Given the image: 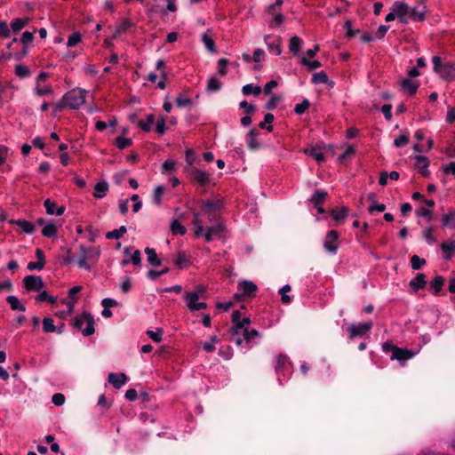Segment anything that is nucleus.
I'll list each match as a JSON object with an SVG mask.
<instances>
[{
	"label": "nucleus",
	"instance_id": "12",
	"mask_svg": "<svg viewBox=\"0 0 455 455\" xmlns=\"http://www.w3.org/2000/svg\"><path fill=\"white\" fill-rule=\"evenodd\" d=\"M415 355H416V353L413 352L412 350L396 347V348H395L394 353L391 355L390 359L397 360V361L404 363L406 361L414 357Z\"/></svg>",
	"mask_w": 455,
	"mask_h": 455
},
{
	"label": "nucleus",
	"instance_id": "35",
	"mask_svg": "<svg viewBox=\"0 0 455 455\" xmlns=\"http://www.w3.org/2000/svg\"><path fill=\"white\" fill-rule=\"evenodd\" d=\"M347 212L348 209L345 206H342L341 208H333L331 212V215L335 220L339 221L345 219Z\"/></svg>",
	"mask_w": 455,
	"mask_h": 455
},
{
	"label": "nucleus",
	"instance_id": "40",
	"mask_svg": "<svg viewBox=\"0 0 455 455\" xmlns=\"http://www.w3.org/2000/svg\"><path fill=\"white\" fill-rule=\"evenodd\" d=\"M242 92L244 95L253 94L258 96L261 92V88L259 86L253 85L252 84H245Z\"/></svg>",
	"mask_w": 455,
	"mask_h": 455
},
{
	"label": "nucleus",
	"instance_id": "30",
	"mask_svg": "<svg viewBox=\"0 0 455 455\" xmlns=\"http://www.w3.org/2000/svg\"><path fill=\"white\" fill-rule=\"evenodd\" d=\"M145 252L148 255V261L150 265L157 267L161 265V259L157 257L155 249L146 248Z\"/></svg>",
	"mask_w": 455,
	"mask_h": 455
},
{
	"label": "nucleus",
	"instance_id": "43",
	"mask_svg": "<svg viewBox=\"0 0 455 455\" xmlns=\"http://www.w3.org/2000/svg\"><path fill=\"white\" fill-rule=\"evenodd\" d=\"M222 86L221 82L216 77H211L207 82V91L208 92H217L220 90Z\"/></svg>",
	"mask_w": 455,
	"mask_h": 455
},
{
	"label": "nucleus",
	"instance_id": "18",
	"mask_svg": "<svg viewBox=\"0 0 455 455\" xmlns=\"http://www.w3.org/2000/svg\"><path fill=\"white\" fill-rule=\"evenodd\" d=\"M425 13L426 6L421 4L419 6L410 8L409 18L414 21H422L425 19Z\"/></svg>",
	"mask_w": 455,
	"mask_h": 455
},
{
	"label": "nucleus",
	"instance_id": "59",
	"mask_svg": "<svg viewBox=\"0 0 455 455\" xmlns=\"http://www.w3.org/2000/svg\"><path fill=\"white\" fill-rule=\"evenodd\" d=\"M409 142V136L405 133L401 134L399 137L395 138L394 140V144L397 148L403 147L407 145Z\"/></svg>",
	"mask_w": 455,
	"mask_h": 455
},
{
	"label": "nucleus",
	"instance_id": "19",
	"mask_svg": "<svg viewBox=\"0 0 455 455\" xmlns=\"http://www.w3.org/2000/svg\"><path fill=\"white\" fill-rule=\"evenodd\" d=\"M305 153L312 156L318 163L325 161L324 148L320 146L312 147L305 150Z\"/></svg>",
	"mask_w": 455,
	"mask_h": 455
},
{
	"label": "nucleus",
	"instance_id": "26",
	"mask_svg": "<svg viewBox=\"0 0 455 455\" xmlns=\"http://www.w3.org/2000/svg\"><path fill=\"white\" fill-rule=\"evenodd\" d=\"M441 248L444 253L443 258L445 259H450L455 252V242H443L441 243Z\"/></svg>",
	"mask_w": 455,
	"mask_h": 455
},
{
	"label": "nucleus",
	"instance_id": "4",
	"mask_svg": "<svg viewBox=\"0 0 455 455\" xmlns=\"http://www.w3.org/2000/svg\"><path fill=\"white\" fill-rule=\"evenodd\" d=\"M73 326L81 331L84 336H90L95 331L94 319L87 312H84L80 316L76 317Z\"/></svg>",
	"mask_w": 455,
	"mask_h": 455
},
{
	"label": "nucleus",
	"instance_id": "33",
	"mask_svg": "<svg viewBox=\"0 0 455 455\" xmlns=\"http://www.w3.org/2000/svg\"><path fill=\"white\" fill-rule=\"evenodd\" d=\"M132 24L129 20H124L122 23H120L116 27L112 37L116 38L117 36H121L122 34H124L132 27Z\"/></svg>",
	"mask_w": 455,
	"mask_h": 455
},
{
	"label": "nucleus",
	"instance_id": "10",
	"mask_svg": "<svg viewBox=\"0 0 455 455\" xmlns=\"http://www.w3.org/2000/svg\"><path fill=\"white\" fill-rule=\"evenodd\" d=\"M23 284L28 291H39L44 287L43 279L38 275H27L23 279Z\"/></svg>",
	"mask_w": 455,
	"mask_h": 455
},
{
	"label": "nucleus",
	"instance_id": "32",
	"mask_svg": "<svg viewBox=\"0 0 455 455\" xmlns=\"http://www.w3.org/2000/svg\"><path fill=\"white\" fill-rule=\"evenodd\" d=\"M301 39L297 36H294L290 39L289 50L292 52L293 55H298L301 47Z\"/></svg>",
	"mask_w": 455,
	"mask_h": 455
},
{
	"label": "nucleus",
	"instance_id": "46",
	"mask_svg": "<svg viewBox=\"0 0 455 455\" xmlns=\"http://www.w3.org/2000/svg\"><path fill=\"white\" fill-rule=\"evenodd\" d=\"M328 81H329L328 76L323 71L315 73L312 76V83L315 84H326V83H328Z\"/></svg>",
	"mask_w": 455,
	"mask_h": 455
},
{
	"label": "nucleus",
	"instance_id": "14",
	"mask_svg": "<svg viewBox=\"0 0 455 455\" xmlns=\"http://www.w3.org/2000/svg\"><path fill=\"white\" fill-rule=\"evenodd\" d=\"M225 230V228L222 224L218 223L207 228L206 232L204 234L205 241L207 243L212 241L215 237H221L222 234Z\"/></svg>",
	"mask_w": 455,
	"mask_h": 455
},
{
	"label": "nucleus",
	"instance_id": "38",
	"mask_svg": "<svg viewBox=\"0 0 455 455\" xmlns=\"http://www.w3.org/2000/svg\"><path fill=\"white\" fill-rule=\"evenodd\" d=\"M126 232H127L126 228L124 226H121L118 229H114V230H112L110 232H108L106 234V238H108V239H119Z\"/></svg>",
	"mask_w": 455,
	"mask_h": 455
},
{
	"label": "nucleus",
	"instance_id": "39",
	"mask_svg": "<svg viewBox=\"0 0 455 455\" xmlns=\"http://www.w3.org/2000/svg\"><path fill=\"white\" fill-rule=\"evenodd\" d=\"M43 331L46 333L55 332L57 331V328L54 325V321L52 318L44 317L43 319Z\"/></svg>",
	"mask_w": 455,
	"mask_h": 455
},
{
	"label": "nucleus",
	"instance_id": "53",
	"mask_svg": "<svg viewBox=\"0 0 455 455\" xmlns=\"http://www.w3.org/2000/svg\"><path fill=\"white\" fill-rule=\"evenodd\" d=\"M164 187L163 186H157L155 188L154 195H153V201L156 204H160L162 201V196L164 193Z\"/></svg>",
	"mask_w": 455,
	"mask_h": 455
},
{
	"label": "nucleus",
	"instance_id": "31",
	"mask_svg": "<svg viewBox=\"0 0 455 455\" xmlns=\"http://www.w3.org/2000/svg\"><path fill=\"white\" fill-rule=\"evenodd\" d=\"M28 22H29L28 18H23V19L18 18V19L13 20L11 22L10 26H11L12 30L14 33H17L20 30H21Z\"/></svg>",
	"mask_w": 455,
	"mask_h": 455
},
{
	"label": "nucleus",
	"instance_id": "51",
	"mask_svg": "<svg viewBox=\"0 0 455 455\" xmlns=\"http://www.w3.org/2000/svg\"><path fill=\"white\" fill-rule=\"evenodd\" d=\"M274 121V116L270 113H267L264 116V120L259 123V126L261 129H267L268 132H271L273 130L272 125L267 126V124H270Z\"/></svg>",
	"mask_w": 455,
	"mask_h": 455
},
{
	"label": "nucleus",
	"instance_id": "42",
	"mask_svg": "<svg viewBox=\"0 0 455 455\" xmlns=\"http://www.w3.org/2000/svg\"><path fill=\"white\" fill-rule=\"evenodd\" d=\"M256 132L255 130H251L246 137V141L248 143V147L251 149H256L259 147V143L256 140Z\"/></svg>",
	"mask_w": 455,
	"mask_h": 455
},
{
	"label": "nucleus",
	"instance_id": "61",
	"mask_svg": "<svg viewBox=\"0 0 455 455\" xmlns=\"http://www.w3.org/2000/svg\"><path fill=\"white\" fill-rule=\"evenodd\" d=\"M147 335L152 339L155 342H160L162 340L163 336V330L162 329H156V331H148Z\"/></svg>",
	"mask_w": 455,
	"mask_h": 455
},
{
	"label": "nucleus",
	"instance_id": "27",
	"mask_svg": "<svg viewBox=\"0 0 455 455\" xmlns=\"http://www.w3.org/2000/svg\"><path fill=\"white\" fill-rule=\"evenodd\" d=\"M6 301L9 303L11 308L15 311H21L24 312L26 310V307L24 305H22L20 301V299L14 296L10 295L6 298Z\"/></svg>",
	"mask_w": 455,
	"mask_h": 455
},
{
	"label": "nucleus",
	"instance_id": "20",
	"mask_svg": "<svg viewBox=\"0 0 455 455\" xmlns=\"http://www.w3.org/2000/svg\"><path fill=\"white\" fill-rule=\"evenodd\" d=\"M419 84L417 81H411L408 78L403 79L401 82L402 90L409 95H413L417 92Z\"/></svg>",
	"mask_w": 455,
	"mask_h": 455
},
{
	"label": "nucleus",
	"instance_id": "55",
	"mask_svg": "<svg viewBox=\"0 0 455 455\" xmlns=\"http://www.w3.org/2000/svg\"><path fill=\"white\" fill-rule=\"evenodd\" d=\"M310 106L308 100L305 99L301 103L297 104L294 108V112L297 115H302Z\"/></svg>",
	"mask_w": 455,
	"mask_h": 455
},
{
	"label": "nucleus",
	"instance_id": "64",
	"mask_svg": "<svg viewBox=\"0 0 455 455\" xmlns=\"http://www.w3.org/2000/svg\"><path fill=\"white\" fill-rule=\"evenodd\" d=\"M455 220V213L449 212L444 214L442 219V223L443 227L451 226Z\"/></svg>",
	"mask_w": 455,
	"mask_h": 455
},
{
	"label": "nucleus",
	"instance_id": "58",
	"mask_svg": "<svg viewBox=\"0 0 455 455\" xmlns=\"http://www.w3.org/2000/svg\"><path fill=\"white\" fill-rule=\"evenodd\" d=\"M291 291V286L289 284H285L279 290V293L282 295V301L284 304H288L291 302V299L287 292Z\"/></svg>",
	"mask_w": 455,
	"mask_h": 455
},
{
	"label": "nucleus",
	"instance_id": "22",
	"mask_svg": "<svg viewBox=\"0 0 455 455\" xmlns=\"http://www.w3.org/2000/svg\"><path fill=\"white\" fill-rule=\"evenodd\" d=\"M239 288L243 291L242 295L248 297H254L257 291V285L251 281H243L240 283Z\"/></svg>",
	"mask_w": 455,
	"mask_h": 455
},
{
	"label": "nucleus",
	"instance_id": "2",
	"mask_svg": "<svg viewBox=\"0 0 455 455\" xmlns=\"http://www.w3.org/2000/svg\"><path fill=\"white\" fill-rule=\"evenodd\" d=\"M87 93L86 90L81 88L71 90L65 94L64 103L70 109H79L85 103Z\"/></svg>",
	"mask_w": 455,
	"mask_h": 455
},
{
	"label": "nucleus",
	"instance_id": "48",
	"mask_svg": "<svg viewBox=\"0 0 455 455\" xmlns=\"http://www.w3.org/2000/svg\"><path fill=\"white\" fill-rule=\"evenodd\" d=\"M57 233V228L53 223H48L42 229L43 235L46 237H52Z\"/></svg>",
	"mask_w": 455,
	"mask_h": 455
},
{
	"label": "nucleus",
	"instance_id": "29",
	"mask_svg": "<svg viewBox=\"0 0 455 455\" xmlns=\"http://www.w3.org/2000/svg\"><path fill=\"white\" fill-rule=\"evenodd\" d=\"M444 281L445 279L442 275H437L430 282V287L433 289L435 295H437L442 291Z\"/></svg>",
	"mask_w": 455,
	"mask_h": 455
},
{
	"label": "nucleus",
	"instance_id": "45",
	"mask_svg": "<svg viewBox=\"0 0 455 455\" xmlns=\"http://www.w3.org/2000/svg\"><path fill=\"white\" fill-rule=\"evenodd\" d=\"M287 363V356L283 354H279L275 356V371L276 372L281 371Z\"/></svg>",
	"mask_w": 455,
	"mask_h": 455
},
{
	"label": "nucleus",
	"instance_id": "21",
	"mask_svg": "<svg viewBox=\"0 0 455 455\" xmlns=\"http://www.w3.org/2000/svg\"><path fill=\"white\" fill-rule=\"evenodd\" d=\"M44 205L46 212L51 215L56 214L57 216H60L65 212L64 206H60L57 208L56 204L50 199H46L44 203Z\"/></svg>",
	"mask_w": 455,
	"mask_h": 455
},
{
	"label": "nucleus",
	"instance_id": "16",
	"mask_svg": "<svg viewBox=\"0 0 455 455\" xmlns=\"http://www.w3.org/2000/svg\"><path fill=\"white\" fill-rule=\"evenodd\" d=\"M108 382L115 387V388H121V387H123L128 378L127 376L124 374V373H114V372H110L108 374Z\"/></svg>",
	"mask_w": 455,
	"mask_h": 455
},
{
	"label": "nucleus",
	"instance_id": "23",
	"mask_svg": "<svg viewBox=\"0 0 455 455\" xmlns=\"http://www.w3.org/2000/svg\"><path fill=\"white\" fill-rule=\"evenodd\" d=\"M245 328H243L242 325H239L238 323L234 324V326L231 328V333H232V340L237 345L241 346L243 342V339L241 336L243 337Z\"/></svg>",
	"mask_w": 455,
	"mask_h": 455
},
{
	"label": "nucleus",
	"instance_id": "36",
	"mask_svg": "<svg viewBox=\"0 0 455 455\" xmlns=\"http://www.w3.org/2000/svg\"><path fill=\"white\" fill-rule=\"evenodd\" d=\"M171 231L174 235H183L187 232V228L180 223L179 220H174L171 223Z\"/></svg>",
	"mask_w": 455,
	"mask_h": 455
},
{
	"label": "nucleus",
	"instance_id": "62",
	"mask_svg": "<svg viewBox=\"0 0 455 455\" xmlns=\"http://www.w3.org/2000/svg\"><path fill=\"white\" fill-rule=\"evenodd\" d=\"M81 41V35L78 32L73 33L69 36L68 39L67 45L68 47H73L76 45Z\"/></svg>",
	"mask_w": 455,
	"mask_h": 455
},
{
	"label": "nucleus",
	"instance_id": "3",
	"mask_svg": "<svg viewBox=\"0 0 455 455\" xmlns=\"http://www.w3.org/2000/svg\"><path fill=\"white\" fill-rule=\"evenodd\" d=\"M434 71L445 80H452L455 77V63L442 61L441 57L434 56L432 59Z\"/></svg>",
	"mask_w": 455,
	"mask_h": 455
},
{
	"label": "nucleus",
	"instance_id": "34",
	"mask_svg": "<svg viewBox=\"0 0 455 455\" xmlns=\"http://www.w3.org/2000/svg\"><path fill=\"white\" fill-rule=\"evenodd\" d=\"M327 192L323 190H317L315 192V194L311 196L310 202L315 205L318 206L322 204L323 201L326 198Z\"/></svg>",
	"mask_w": 455,
	"mask_h": 455
},
{
	"label": "nucleus",
	"instance_id": "5",
	"mask_svg": "<svg viewBox=\"0 0 455 455\" xmlns=\"http://www.w3.org/2000/svg\"><path fill=\"white\" fill-rule=\"evenodd\" d=\"M221 208L222 202L220 200H205L202 203L203 213L207 216L211 222L218 220Z\"/></svg>",
	"mask_w": 455,
	"mask_h": 455
},
{
	"label": "nucleus",
	"instance_id": "6",
	"mask_svg": "<svg viewBox=\"0 0 455 455\" xmlns=\"http://www.w3.org/2000/svg\"><path fill=\"white\" fill-rule=\"evenodd\" d=\"M186 172L193 182H196L200 186H205L210 180V175L201 169L188 167L186 168Z\"/></svg>",
	"mask_w": 455,
	"mask_h": 455
},
{
	"label": "nucleus",
	"instance_id": "63",
	"mask_svg": "<svg viewBox=\"0 0 455 455\" xmlns=\"http://www.w3.org/2000/svg\"><path fill=\"white\" fill-rule=\"evenodd\" d=\"M169 272V268L168 267H165L164 268L163 270L161 271H156V270H154V269H150L148 272V277L150 278V279H156L158 278L159 276L166 274Z\"/></svg>",
	"mask_w": 455,
	"mask_h": 455
},
{
	"label": "nucleus",
	"instance_id": "57",
	"mask_svg": "<svg viewBox=\"0 0 455 455\" xmlns=\"http://www.w3.org/2000/svg\"><path fill=\"white\" fill-rule=\"evenodd\" d=\"M228 60L225 58L220 59L218 61V72L221 76H225L228 73L227 66Z\"/></svg>",
	"mask_w": 455,
	"mask_h": 455
},
{
	"label": "nucleus",
	"instance_id": "56",
	"mask_svg": "<svg viewBox=\"0 0 455 455\" xmlns=\"http://www.w3.org/2000/svg\"><path fill=\"white\" fill-rule=\"evenodd\" d=\"M259 333L257 330L245 328L243 339L249 342V341L252 340L254 338L259 337Z\"/></svg>",
	"mask_w": 455,
	"mask_h": 455
},
{
	"label": "nucleus",
	"instance_id": "15",
	"mask_svg": "<svg viewBox=\"0 0 455 455\" xmlns=\"http://www.w3.org/2000/svg\"><path fill=\"white\" fill-rule=\"evenodd\" d=\"M426 285V275L423 273H418L415 278L411 279L409 283V286L413 293H416L419 290L425 288Z\"/></svg>",
	"mask_w": 455,
	"mask_h": 455
},
{
	"label": "nucleus",
	"instance_id": "9",
	"mask_svg": "<svg viewBox=\"0 0 455 455\" xmlns=\"http://www.w3.org/2000/svg\"><path fill=\"white\" fill-rule=\"evenodd\" d=\"M371 322L358 324H350L348 326L349 339H353L355 337H363L371 329Z\"/></svg>",
	"mask_w": 455,
	"mask_h": 455
},
{
	"label": "nucleus",
	"instance_id": "28",
	"mask_svg": "<svg viewBox=\"0 0 455 455\" xmlns=\"http://www.w3.org/2000/svg\"><path fill=\"white\" fill-rule=\"evenodd\" d=\"M12 223L19 226L20 228V229L26 234H32L35 230L34 224L28 220H13Z\"/></svg>",
	"mask_w": 455,
	"mask_h": 455
},
{
	"label": "nucleus",
	"instance_id": "60",
	"mask_svg": "<svg viewBox=\"0 0 455 455\" xmlns=\"http://www.w3.org/2000/svg\"><path fill=\"white\" fill-rule=\"evenodd\" d=\"M64 303L67 304L68 309L67 310L58 311V312L55 313V315L57 316L60 317V318H65L68 315H69L70 314H72L73 308H74V306H73L74 302H66V301H64Z\"/></svg>",
	"mask_w": 455,
	"mask_h": 455
},
{
	"label": "nucleus",
	"instance_id": "41",
	"mask_svg": "<svg viewBox=\"0 0 455 455\" xmlns=\"http://www.w3.org/2000/svg\"><path fill=\"white\" fill-rule=\"evenodd\" d=\"M155 121V116L150 114L147 116V120H140L138 125L145 132H149L151 130V125Z\"/></svg>",
	"mask_w": 455,
	"mask_h": 455
},
{
	"label": "nucleus",
	"instance_id": "49",
	"mask_svg": "<svg viewBox=\"0 0 455 455\" xmlns=\"http://www.w3.org/2000/svg\"><path fill=\"white\" fill-rule=\"evenodd\" d=\"M426 264V260L419 258L418 255H413L411 258V266L413 270L420 269Z\"/></svg>",
	"mask_w": 455,
	"mask_h": 455
},
{
	"label": "nucleus",
	"instance_id": "37",
	"mask_svg": "<svg viewBox=\"0 0 455 455\" xmlns=\"http://www.w3.org/2000/svg\"><path fill=\"white\" fill-rule=\"evenodd\" d=\"M202 42L204 44L205 47L210 52H216V46L213 39L208 33H204L202 36Z\"/></svg>",
	"mask_w": 455,
	"mask_h": 455
},
{
	"label": "nucleus",
	"instance_id": "25",
	"mask_svg": "<svg viewBox=\"0 0 455 455\" xmlns=\"http://www.w3.org/2000/svg\"><path fill=\"white\" fill-rule=\"evenodd\" d=\"M194 220L192 221V224L195 226V235L196 237H199L204 235V227H203V221L200 217L199 212H193Z\"/></svg>",
	"mask_w": 455,
	"mask_h": 455
},
{
	"label": "nucleus",
	"instance_id": "13",
	"mask_svg": "<svg viewBox=\"0 0 455 455\" xmlns=\"http://www.w3.org/2000/svg\"><path fill=\"white\" fill-rule=\"evenodd\" d=\"M264 40H265V44L267 46V49L270 52H274L277 56L282 53V48H281L282 39H281V37L277 36V37L273 38L271 36L267 35V36H265Z\"/></svg>",
	"mask_w": 455,
	"mask_h": 455
},
{
	"label": "nucleus",
	"instance_id": "54",
	"mask_svg": "<svg viewBox=\"0 0 455 455\" xmlns=\"http://www.w3.org/2000/svg\"><path fill=\"white\" fill-rule=\"evenodd\" d=\"M15 74L20 78H25L30 75V71L26 66L20 64L15 67Z\"/></svg>",
	"mask_w": 455,
	"mask_h": 455
},
{
	"label": "nucleus",
	"instance_id": "8",
	"mask_svg": "<svg viewBox=\"0 0 455 455\" xmlns=\"http://www.w3.org/2000/svg\"><path fill=\"white\" fill-rule=\"evenodd\" d=\"M205 289L204 286H198L195 291L186 292L184 295L188 308L191 311L198 303V299L204 296Z\"/></svg>",
	"mask_w": 455,
	"mask_h": 455
},
{
	"label": "nucleus",
	"instance_id": "47",
	"mask_svg": "<svg viewBox=\"0 0 455 455\" xmlns=\"http://www.w3.org/2000/svg\"><path fill=\"white\" fill-rule=\"evenodd\" d=\"M300 63L306 66L309 70H315L319 68L322 64L318 60H309L306 57H302L300 60Z\"/></svg>",
	"mask_w": 455,
	"mask_h": 455
},
{
	"label": "nucleus",
	"instance_id": "52",
	"mask_svg": "<svg viewBox=\"0 0 455 455\" xmlns=\"http://www.w3.org/2000/svg\"><path fill=\"white\" fill-rule=\"evenodd\" d=\"M36 299L38 302L47 301L50 304H54L56 302V298L50 296L46 291H43L42 292H40L36 296Z\"/></svg>",
	"mask_w": 455,
	"mask_h": 455
},
{
	"label": "nucleus",
	"instance_id": "11",
	"mask_svg": "<svg viewBox=\"0 0 455 455\" xmlns=\"http://www.w3.org/2000/svg\"><path fill=\"white\" fill-rule=\"evenodd\" d=\"M338 239L339 233L336 230L329 231L323 243L324 249L331 253H336L338 250Z\"/></svg>",
	"mask_w": 455,
	"mask_h": 455
},
{
	"label": "nucleus",
	"instance_id": "24",
	"mask_svg": "<svg viewBox=\"0 0 455 455\" xmlns=\"http://www.w3.org/2000/svg\"><path fill=\"white\" fill-rule=\"evenodd\" d=\"M108 190V184L107 181H100L94 187L93 196L95 198H103Z\"/></svg>",
	"mask_w": 455,
	"mask_h": 455
},
{
	"label": "nucleus",
	"instance_id": "50",
	"mask_svg": "<svg viewBox=\"0 0 455 455\" xmlns=\"http://www.w3.org/2000/svg\"><path fill=\"white\" fill-rule=\"evenodd\" d=\"M132 144V139L119 136L116 139V146L119 149H124Z\"/></svg>",
	"mask_w": 455,
	"mask_h": 455
},
{
	"label": "nucleus",
	"instance_id": "17",
	"mask_svg": "<svg viewBox=\"0 0 455 455\" xmlns=\"http://www.w3.org/2000/svg\"><path fill=\"white\" fill-rule=\"evenodd\" d=\"M415 160H416V167L419 170L420 173L425 177L428 176L429 175V172H428L429 161H428L427 157L421 156V155H417L415 156Z\"/></svg>",
	"mask_w": 455,
	"mask_h": 455
},
{
	"label": "nucleus",
	"instance_id": "1",
	"mask_svg": "<svg viewBox=\"0 0 455 455\" xmlns=\"http://www.w3.org/2000/svg\"><path fill=\"white\" fill-rule=\"evenodd\" d=\"M80 254L77 259V265L80 268L91 269V265L95 263L100 255V250L97 247H85L80 245Z\"/></svg>",
	"mask_w": 455,
	"mask_h": 455
},
{
	"label": "nucleus",
	"instance_id": "7",
	"mask_svg": "<svg viewBox=\"0 0 455 455\" xmlns=\"http://www.w3.org/2000/svg\"><path fill=\"white\" fill-rule=\"evenodd\" d=\"M392 11L395 12L401 23L407 24L409 22L410 7L406 3L400 1L395 2L392 6Z\"/></svg>",
	"mask_w": 455,
	"mask_h": 455
},
{
	"label": "nucleus",
	"instance_id": "44",
	"mask_svg": "<svg viewBox=\"0 0 455 455\" xmlns=\"http://www.w3.org/2000/svg\"><path fill=\"white\" fill-rule=\"evenodd\" d=\"M219 342V339L216 335H212L209 341L204 343V350L207 353H211L215 350V345Z\"/></svg>",
	"mask_w": 455,
	"mask_h": 455
}]
</instances>
